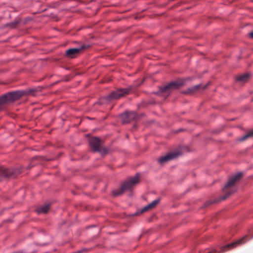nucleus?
I'll use <instances>...</instances> for the list:
<instances>
[{
	"label": "nucleus",
	"instance_id": "f257e3e1",
	"mask_svg": "<svg viewBox=\"0 0 253 253\" xmlns=\"http://www.w3.org/2000/svg\"><path fill=\"white\" fill-rule=\"evenodd\" d=\"M139 181V174L136 173L133 177L124 182L120 188L114 190L112 193L114 196H118L122 194L125 190L131 189L132 187Z\"/></svg>",
	"mask_w": 253,
	"mask_h": 253
},
{
	"label": "nucleus",
	"instance_id": "f03ea898",
	"mask_svg": "<svg viewBox=\"0 0 253 253\" xmlns=\"http://www.w3.org/2000/svg\"><path fill=\"white\" fill-rule=\"evenodd\" d=\"M243 175L242 172H239L236 173L233 177L231 178L229 181L225 184L223 188V191L225 193V195L220 198L221 200H224L228 197L231 194L234 192V191H231L232 188L235 183L240 179Z\"/></svg>",
	"mask_w": 253,
	"mask_h": 253
},
{
	"label": "nucleus",
	"instance_id": "7ed1b4c3",
	"mask_svg": "<svg viewBox=\"0 0 253 253\" xmlns=\"http://www.w3.org/2000/svg\"><path fill=\"white\" fill-rule=\"evenodd\" d=\"M24 94L23 91H15L6 93L0 97V110L3 104L18 99Z\"/></svg>",
	"mask_w": 253,
	"mask_h": 253
},
{
	"label": "nucleus",
	"instance_id": "20e7f679",
	"mask_svg": "<svg viewBox=\"0 0 253 253\" xmlns=\"http://www.w3.org/2000/svg\"><path fill=\"white\" fill-rule=\"evenodd\" d=\"M183 84L184 82L181 80L172 82L165 86L160 87L159 91L162 93H166L169 95L172 91L178 88Z\"/></svg>",
	"mask_w": 253,
	"mask_h": 253
},
{
	"label": "nucleus",
	"instance_id": "39448f33",
	"mask_svg": "<svg viewBox=\"0 0 253 253\" xmlns=\"http://www.w3.org/2000/svg\"><path fill=\"white\" fill-rule=\"evenodd\" d=\"M130 89L129 88H120L112 92L109 95L104 97V99L107 101L118 99L125 95L128 94Z\"/></svg>",
	"mask_w": 253,
	"mask_h": 253
},
{
	"label": "nucleus",
	"instance_id": "423d86ee",
	"mask_svg": "<svg viewBox=\"0 0 253 253\" xmlns=\"http://www.w3.org/2000/svg\"><path fill=\"white\" fill-rule=\"evenodd\" d=\"M20 172L21 171L18 169H5L3 167H0V181H1L3 178L15 175Z\"/></svg>",
	"mask_w": 253,
	"mask_h": 253
},
{
	"label": "nucleus",
	"instance_id": "0eeeda50",
	"mask_svg": "<svg viewBox=\"0 0 253 253\" xmlns=\"http://www.w3.org/2000/svg\"><path fill=\"white\" fill-rule=\"evenodd\" d=\"M89 145L95 152H99L102 154H106V149H102L100 147V140L98 137H93L90 139Z\"/></svg>",
	"mask_w": 253,
	"mask_h": 253
},
{
	"label": "nucleus",
	"instance_id": "6e6552de",
	"mask_svg": "<svg viewBox=\"0 0 253 253\" xmlns=\"http://www.w3.org/2000/svg\"><path fill=\"white\" fill-rule=\"evenodd\" d=\"M85 47L86 46L84 44H83L80 47L69 49L66 51V56L70 58H75L79 54L80 51L82 49Z\"/></svg>",
	"mask_w": 253,
	"mask_h": 253
},
{
	"label": "nucleus",
	"instance_id": "1a4fd4ad",
	"mask_svg": "<svg viewBox=\"0 0 253 253\" xmlns=\"http://www.w3.org/2000/svg\"><path fill=\"white\" fill-rule=\"evenodd\" d=\"M136 116L135 112H126L121 114V117L124 123H128L131 120L135 119Z\"/></svg>",
	"mask_w": 253,
	"mask_h": 253
},
{
	"label": "nucleus",
	"instance_id": "9d476101",
	"mask_svg": "<svg viewBox=\"0 0 253 253\" xmlns=\"http://www.w3.org/2000/svg\"><path fill=\"white\" fill-rule=\"evenodd\" d=\"M177 156L178 153H170L165 156L161 157L158 159V162L160 164H163L175 158Z\"/></svg>",
	"mask_w": 253,
	"mask_h": 253
},
{
	"label": "nucleus",
	"instance_id": "9b49d317",
	"mask_svg": "<svg viewBox=\"0 0 253 253\" xmlns=\"http://www.w3.org/2000/svg\"><path fill=\"white\" fill-rule=\"evenodd\" d=\"M245 237H243L239 240H238V241H237L236 242H234V243H232L231 244H228L224 247H222L221 249H220V251L223 252L224 251V249L225 248H228L229 247H231V248H234L238 245H242L243 244H244V243H245V242H243L244 239H245Z\"/></svg>",
	"mask_w": 253,
	"mask_h": 253
},
{
	"label": "nucleus",
	"instance_id": "f8f14e48",
	"mask_svg": "<svg viewBox=\"0 0 253 253\" xmlns=\"http://www.w3.org/2000/svg\"><path fill=\"white\" fill-rule=\"evenodd\" d=\"M49 207H50L49 204H45L43 206L38 207L36 210V211L38 214L41 213H47L49 209Z\"/></svg>",
	"mask_w": 253,
	"mask_h": 253
},
{
	"label": "nucleus",
	"instance_id": "ddd939ff",
	"mask_svg": "<svg viewBox=\"0 0 253 253\" xmlns=\"http://www.w3.org/2000/svg\"><path fill=\"white\" fill-rule=\"evenodd\" d=\"M201 85L197 84L193 86L188 88L186 90L184 91L183 92L185 94H192L196 92L199 89Z\"/></svg>",
	"mask_w": 253,
	"mask_h": 253
},
{
	"label": "nucleus",
	"instance_id": "4468645a",
	"mask_svg": "<svg viewBox=\"0 0 253 253\" xmlns=\"http://www.w3.org/2000/svg\"><path fill=\"white\" fill-rule=\"evenodd\" d=\"M249 78V75L248 74H245L244 75L239 76L236 79L237 81L245 82L247 81L248 78Z\"/></svg>",
	"mask_w": 253,
	"mask_h": 253
},
{
	"label": "nucleus",
	"instance_id": "2eb2a0df",
	"mask_svg": "<svg viewBox=\"0 0 253 253\" xmlns=\"http://www.w3.org/2000/svg\"><path fill=\"white\" fill-rule=\"evenodd\" d=\"M252 136H253V130L249 132V133L246 134L245 135H244L242 137L240 138L239 139V140L243 141V140H245L246 138L250 137H252Z\"/></svg>",
	"mask_w": 253,
	"mask_h": 253
},
{
	"label": "nucleus",
	"instance_id": "dca6fc26",
	"mask_svg": "<svg viewBox=\"0 0 253 253\" xmlns=\"http://www.w3.org/2000/svg\"><path fill=\"white\" fill-rule=\"evenodd\" d=\"M160 201V199L158 198L154 201H153L151 203L149 204V206L153 209L154 208Z\"/></svg>",
	"mask_w": 253,
	"mask_h": 253
},
{
	"label": "nucleus",
	"instance_id": "f3484780",
	"mask_svg": "<svg viewBox=\"0 0 253 253\" xmlns=\"http://www.w3.org/2000/svg\"><path fill=\"white\" fill-rule=\"evenodd\" d=\"M152 209L150 206H149V204L147 205L146 206L144 207L143 208H142L141 210V212H143L144 211H147L149 209Z\"/></svg>",
	"mask_w": 253,
	"mask_h": 253
},
{
	"label": "nucleus",
	"instance_id": "a211bd4d",
	"mask_svg": "<svg viewBox=\"0 0 253 253\" xmlns=\"http://www.w3.org/2000/svg\"><path fill=\"white\" fill-rule=\"evenodd\" d=\"M152 209L150 206H149V204L147 205L146 206L144 207L143 208H142L141 210V212H143L144 211H147L149 209Z\"/></svg>",
	"mask_w": 253,
	"mask_h": 253
},
{
	"label": "nucleus",
	"instance_id": "6ab92c4d",
	"mask_svg": "<svg viewBox=\"0 0 253 253\" xmlns=\"http://www.w3.org/2000/svg\"><path fill=\"white\" fill-rule=\"evenodd\" d=\"M249 35L253 39V32L250 33Z\"/></svg>",
	"mask_w": 253,
	"mask_h": 253
}]
</instances>
